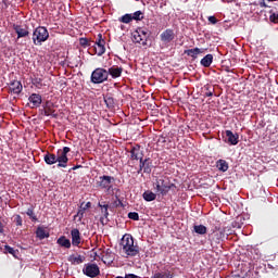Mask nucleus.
Masks as SVG:
<instances>
[{
	"label": "nucleus",
	"instance_id": "9b49d317",
	"mask_svg": "<svg viewBox=\"0 0 278 278\" xmlns=\"http://www.w3.org/2000/svg\"><path fill=\"white\" fill-rule=\"evenodd\" d=\"M13 29L17 35V40L21 38H27V36H29V28L27 26L13 24Z\"/></svg>",
	"mask_w": 278,
	"mask_h": 278
},
{
	"label": "nucleus",
	"instance_id": "79ce46f5",
	"mask_svg": "<svg viewBox=\"0 0 278 278\" xmlns=\"http://www.w3.org/2000/svg\"><path fill=\"white\" fill-rule=\"evenodd\" d=\"M14 220H15L17 227L23 226V217H21V215H16Z\"/></svg>",
	"mask_w": 278,
	"mask_h": 278
},
{
	"label": "nucleus",
	"instance_id": "6e6552de",
	"mask_svg": "<svg viewBox=\"0 0 278 278\" xmlns=\"http://www.w3.org/2000/svg\"><path fill=\"white\" fill-rule=\"evenodd\" d=\"M83 273L84 275H86V277L94 278L101 275V269L99 268V265L94 263H88V264H85L83 268Z\"/></svg>",
	"mask_w": 278,
	"mask_h": 278
},
{
	"label": "nucleus",
	"instance_id": "20e7f679",
	"mask_svg": "<svg viewBox=\"0 0 278 278\" xmlns=\"http://www.w3.org/2000/svg\"><path fill=\"white\" fill-rule=\"evenodd\" d=\"M116 181V178L114 176H108L103 175L100 176L96 182L97 188L100 190H104L106 194H114V182Z\"/></svg>",
	"mask_w": 278,
	"mask_h": 278
},
{
	"label": "nucleus",
	"instance_id": "58836bf2",
	"mask_svg": "<svg viewBox=\"0 0 278 278\" xmlns=\"http://www.w3.org/2000/svg\"><path fill=\"white\" fill-rule=\"evenodd\" d=\"M4 251H5V253H10V255H15L16 254V250H14V248H12L10 245H5Z\"/></svg>",
	"mask_w": 278,
	"mask_h": 278
},
{
	"label": "nucleus",
	"instance_id": "4be33fe9",
	"mask_svg": "<svg viewBox=\"0 0 278 278\" xmlns=\"http://www.w3.org/2000/svg\"><path fill=\"white\" fill-rule=\"evenodd\" d=\"M85 260H86V256L75 255V254H72L68 257V262H71V264H84Z\"/></svg>",
	"mask_w": 278,
	"mask_h": 278
},
{
	"label": "nucleus",
	"instance_id": "7ed1b4c3",
	"mask_svg": "<svg viewBox=\"0 0 278 278\" xmlns=\"http://www.w3.org/2000/svg\"><path fill=\"white\" fill-rule=\"evenodd\" d=\"M121 247L128 257H136L140 253L138 244H134V237L129 233L123 236Z\"/></svg>",
	"mask_w": 278,
	"mask_h": 278
},
{
	"label": "nucleus",
	"instance_id": "473e14b6",
	"mask_svg": "<svg viewBox=\"0 0 278 278\" xmlns=\"http://www.w3.org/2000/svg\"><path fill=\"white\" fill-rule=\"evenodd\" d=\"M269 21L270 23H278V13L274 10L269 11Z\"/></svg>",
	"mask_w": 278,
	"mask_h": 278
},
{
	"label": "nucleus",
	"instance_id": "c85d7f7f",
	"mask_svg": "<svg viewBox=\"0 0 278 278\" xmlns=\"http://www.w3.org/2000/svg\"><path fill=\"white\" fill-rule=\"evenodd\" d=\"M194 231L200 236H205V233H207V227L203 225H198V226H194Z\"/></svg>",
	"mask_w": 278,
	"mask_h": 278
},
{
	"label": "nucleus",
	"instance_id": "ddd939ff",
	"mask_svg": "<svg viewBox=\"0 0 278 278\" xmlns=\"http://www.w3.org/2000/svg\"><path fill=\"white\" fill-rule=\"evenodd\" d=\"M130 160H142V157H144V153L142 152V150L140 149V144H135L131 147L130 151Z\"/></svg>",
	"mask_w": 278,
	"mask_h": 278
},
{
	"label": "nucleus",
	"instance_id": "1a4fd4ad",
	"mask_svg": "<svg viewBox=\"0 0 278 278\" xmlns=\"http://www.w3.org/2000/svg\"><path fill=\"white\" fill-rule=\"evenodd\" d=\"M94 48L93 51L96 53V55H103L105 53V39H103V35L102 34H98V37L94 41Z\"/></svg>",
	"mask_w": 278,
	"mask_h": 278
},
{
	"label": "nucleus",
	"instance_id": "4c0bfd02",
	"mask_svg": "<svg viewBox=\"0 0 278 278\" xmlns=\"http://www.w3.org/2000/svg\"><path fill=\"white\" fill-rule=\"evenodd\" d=\"M27 216H29L31 218L33 223H37L38 217H36V214H34V210H28Z\"/></svg>",
	"mask_w": 278,
	"mask_h": 278
},
{
	"label": "nucleus",
	"instance_id": "2eb2a0df",
	"mask_svg": "<svg viewBox=\"0 0 278 278\" xmlns=\"http://www.w3.org/2000/svg\"><path fill=\"white\" fill-rule=\"evenodd\" d=\"M9 88L13 94H21V92H23V84H21V80L11 81Z\"/></svg>",
	"mask_w": 278,
	"mask_h": 278
},
{
	"label": "nucleus",
	"instance_id": "7c9ffc66",
	"mask_svg": "<svg viewBox=\"0 0 278 278\" xmlns=\"http://www.w3.org/2000/svg\"><path fill=\"white\" fill-rule=\"evenodd\" d=\"M151 166H153V163H151V159H146V165L143 167V173L147 175H151Z\"/></svg>",
	"mask_w": 278,
	"mask_h": 278
},
{
	"label": "nucleus",
	"instance_id": "f704fd0d",
	"mask_svg": "<svg viewBox=\"0 0 278 278\" xmlns=\"http://www.w3.org/2000/svg\"><path fill=\"white\" fill-rule=\"evenodd\" d=\"M139 170L138 174L142 173V170L144 169V166L147 165V159L144 160V157H141V160H139Z\"/></svg>",
	"mask_w": 278,
	"mask_h": 278
},
{
	"label": "nucleus",
	"instance_id": "b1692460",
	"mask_svg": "<svg viewBox=\"0 0 278 278\" xmlns=\"http://www.w3.org/2000/svg\"><path fill=\"white\" fill-rule=\"evenodd\" d=\"M56 242L60 247H64V249H71V240L64 236L60 237Z\"/></svg>",
	"mask_w": 278,
	"mask_h": 278
},
{
	"label": "nucleus",
	"instance_id": "cd10ccee",
	"mask_svg": "<svg viewBox=\"0 0 278 278\" xmlns=\"http://www.w3.org/2000/svg\"><path fill=\"white\" fill-rule=\"evenodd\" d=\"M102 216H100L99 220L101 225H108L110 223V219H108V216H110V213H108V210L101 211Z\"/></svg>",
	"mask_w": 278,
	"mask_h": 278
},
{
	"label": "nucleus",
	"instance_id": "4468645a",
	"mask_svg": "<svg viewBox=\"0 0 278 278\" xmlns=\"http://www.w3.org/2000/svg\"><path fill=\"white\" fill-rule=\"evenodd\" d=\"M71 236H72L73 247H79V244H81V233L79 232V229L77 228L72 229Z\"/></svg>",
	"mask_w": 278,
	"mask_h": 278
},
{
	"label": "nucleus",
	"instance_id": "dca6fc26",
	"mask_svg": "<svg viewBox=\"0 0 278 278\" xmlns=\"http://www.w3.org/2000/svg\"><path fill=\"white\" fill-rule=\"evenodd\" d=\"M205 51L201 48H193L185 50V55H188L189 58H192V60H197L201 53H204Z\"/></svg>",
	"mask_w": 278,
	"mask_h": 278
},
{
	"label": "nucleus",
	"instance_id": "e433bc0d",
	"mask_svg": "<svg viewBox=\"0 0 278 278\" xmlns=\"http://www.w3.org/2000/svg\"><path fill=\"white\" fill-rule=\"evenodd\" d=\"M128 218H130V220H140V215H138L137 212H130L128 213Z\"/></svg>",
	"mask_w": 278,
	"mask_h": 278
},
{
	"label": "nucleus",
	"instance_id": "09e8293b",
	"mask_svg": "<svg viewBox=\"0 0 278 278\" xmlns=\"http://www.w3.org/2000/svg\"><path fill=\"white\" fill-rule=\"evenodd\" d=\"M102 207H104V210H108L110 207V204H104Z\"/></svg>",
	"mask_w": 278,
	"mask_h": 278
},
{
	"label": "nucleus",
	"instance_id": "8fccbe9b",
	"mask_svg": "<svg viewBox=\"0 0 278 278\" xmlns=\"http://www.w3.org/2000/svg\"><path fill=\"white\" fill-rule=\"evenodd\" d=\"M236 218H238V219L242 218V216H240V211H239L238 215L236 216Z\"/></svg>",
	"mask_w": 278,
	"mask_h": 278
},
{
	"label": "nucleus",
	"instance_id": "864d4df0",
	"mask_svg": "<svg viewBox=\"0 0 278 278\" xmlns=\"http://www.w3.org/2000/svg\"><path fill=\"white\" fill-rule=\"evenodd\" d=\"M266 1H268V3L273 2V0H266Z\"/></svg>",
	"mask_w": 278,
	"mask_h": 278
},
{
	"label": "nucleus",
	"instance_id": "39448f33",
	"mask_svg": "<svg viewBox=\"0 0 278 278\" xmlns=\"http://www.w3.org/2000/svg\"><path fill=\"white\" fill-rule=\"evenodd\" d=\"M49 40V30L45 26H39L33 31V42L36 47Z\"/></svg>",
	"mask_w": 278,
	"mask_h": 278
},
{
	"label": "nucleus",
	"instance_id": "49530a36",
	"mask_svg": "<svg viewBox=\"0 0 278 278\" xmlns=\"http://www.w3.org/2000/svg\"><path fill=\"white\" fill-rule=\"evenodd\" d=\"M258 5H260V8H270V5H268V4L266 3V0H261V1L258 2Z\"/></svg>",
	"mask_w": 278,
	"mask_h": 278
},
{
	"label": "nucleus",
	"instance_id": "5701e85b",
	"mask_svg": "<svg viewBox=\"0 0 278 278\" xmlns=\"http://www.w3.org/2000/svg\"><path fill=\"white\" fill-rule=\"evenodd\" d=\"M36 236L39 238V240H45V238H49V231L42 227H38L36 230Z\"/></svg>",
	"mask_w": 278,
	"mask_h": 278
},
{
	"label": "nucleus",
	"instance_id": "393cba45",
	"mask_svg": "<svg viewBox=\"0 0 278 278\" xmlns=\"http://www.w3.org/2000/svg\"><path fill=\"white\" fill-rule=\"evenodd\" d=\"M42 78L38 77V76H34L31 78V84L33 86H35V88H38L40 90V88H42L45 86V84L42 83Z\"/></svg>",
	"mask_w": 278,
	"mask_h": 278
},
{
	"label": "nucleus",
	"instance_id": "f257e3e1",
	"mask_svg": "<svg viewBox=\"0 0 278 278\" xmlns=\"http://www.w3.org/2000/svg\"><path fill=\"white\" fill-rule=\"evenodd\" d=\"M68 153H71V148L64 147L63 149H59L56 154L51 152H47L43 155V161L48 166H53V164H58V168H66L68 165Z\"/></svg>",
	"mask_w": 278,
	"mask_h": 278
},
{
	"label": "nucleus",
	"instance_id": "a19ab883",
	"mask_svg": "<svg viewBox=\"0 0 278 278\" xmlns=\"http://www.w3.org/2000/svg\"><path fill=\"white\" fill-rule=\"evenodd\" d=\"M90 207H92V203L91 202H87V203L83 202L80 204V210H90Z\"/></svg>",
	"mask_w": 278,
	"mask_h": 278
},
{
	"label": "nucleus",
	"instance_id": "3c124183",
	"mask_svg": "<svg viewBox=\"0 0 278 278\" xmlns=\"http://www.w3.org/2000/svg\"><path fill=\"white\" fill-rule=\"evenodd\" d=\"M77 168H79V166H74L72 169L77 170Z\"/></svg>",
	"mask_w": 278,
	"mask_h": 278
},
{
	"label": "nucleus",
	"instance_id": "f03ea898",
	"mask_svg": "<svg viewBox=\"0 0 278 278\" xmlns=\"http://www.w3.org/2000/svg\"><path fill=\"white\" fill-rule=\"evenodd\" d=\"M154 188L159 194H162V197H166L168 192H173V194H177L178 188L175 186V184L170 182V180L166 177H161L156 179L154 184Z\"/></svg>",
	"mask_w": 278,
	"mask_h": 278
},
{
	"label": "nucleus",
	"instance_id": "0eeeda50",
	"mask_svg": "<svg viewBox=\"0 0 278 278\" xmlns=\"http://www.w3.org/2000/svg\"><path fill=\"white\" fill-rule=\"evenodd\" d=\"M109 73L103 67H98L91 73V84H103L108 81Z\"/></svg>",
	"mask_w": 278,
	"mask_h": 278
},
{
	"label": "nucleus",
	"instance_id": "2f4dec72",
	"mask_svg": "<svg viewBox=\"0 0 278 278\" xmlns=\"http://www.w3.org/2000/svg\"><path fill=\"white\" fill-rule=\"evenodd\" d=\"M131 16L132 21H142V18H144V13H142V11H136Z\"/></svg>",
	"mask_w": 278,
	"mask_h": 278
},
{
	"label": "nucleus",
	"instance_id": "a211bd4d",
	"mask_svg": "<svg viewBox=\"0 0 278 278\" xmlns=\"http://www.w3.org/2000/svg\"><path fill=\"white\" fill-rule=\"evenodd\" d=\"M226 137L229 144L236 146L238 144V140L240 136L238 134H233L231 130H226Z\"/></svg>",
	"mask_w": 278,
	"mask_h": 278
},
{
	"label": "nucleus",
	"instance_id": "72a5a7b5",
	"mask_svg": "<svg viewBox=\"0 0 278 278\" xmlns=\"http://www.w3.org/2000/svg\"><path fill=\"white\" fill-rule=\"evenodd\" d=\"M151 278H173L170 276V273L164 274V273H155Z\"/></svg>",
	"mask_w": 278,
	"mask_h": 278
},
{
	"label": "nucleus",
	"instance_id": "9d476101",
	"mask_svg": "<svg viewBox=\"0 0 278 278\" xmlns=\"http://www.w3.org/2000/svg\"><path fill=\"white\" fill-rule=\"evenodd\" d=\"M160 38L164 45H170V42L175 40V30H173L172 28H167L163 33H161Z\"/></svg>",
	"mask_w": 278,
	"mask_h": 278
},
{
	"label": "nucleus",
	"instance_id": "6ab92c4d",
	"mask_svg": "<svg viewBox=\"0 0 278 278\" xmlns=\"http://www.w3.org/2000/svg\"><path fill=\"white\" fill-rule=\"evenodd\" d=\"M216 168L220 172V173H227L229 170V163H227V161L219 159L216 162Z\"/></svg>",
	"mask_w": 278,
	"mask_h": 278
},
{
	"label": "nucleus",
	"instance_id": "ea45409f",
	"mask_svg": "<svg viewBox=\"0 0 278 278\" xmlns=\"http://www.w3.org/2000/svg\"><path fill=\"white\" fill-rule=\"evenodd\" d=\"M53 112H55V111L53 109H51V106H47L43 111V115L51 116V115H53Z\"/></svg>",
	"mask_w": 278,
	"mask_h": 278
},
{
	"label": "nucleus",
	"instance_id": "c756f323",
	"mask_svg": "<svg viewBox=\"0 0 278 278\" xmlns=\"http://www.w3.org/2000/svg\"><path fill=\"white\" fill-rule=\"evenodd\" d=\"M119 23H125L126 25L131 23L132 20V15L127 13L125 15H123L122 17L118 18Z\"/></svg>",
	"mask_w": 278,
	"mask_h": 278
},
{
	"label": "nucleus",
	"instance_id": "bb28decb",
	"mask_svg": "<svg viewBox=\"0 0 278 278\" xmlns=\"http://www.w3.org/2000/svg\"><path fill=\"white\" fill-rule=\"evenodd\" d=\"M204 97H214V87L212 85H205L203 87Z\"/></svg>",
	"mask_w": 278,
	"mask_h": 278
},
{
	"label": "nucleus",
	"instance_id": "aec40b11",
	"mask_svg": "<svg viewBox=\"0 0 278 278\" xmlns=\"http://www.w3.org/2000/svg\"><path fill=\"white\" fill-rule=\"evenodd\" d=\"M212 62H214V55L213 54H206L201 61V66H204V68H210L212 66Z\"/></svg>",
	"mask_w": 278,
	"mask_h": 278
},
{
	"label": "nucleus",
	"instance_id": "de8ad7c7",
	"mask_svg": "<svg viewBox=\"0 0 278 278\" xmlns=\"http://www.w3.org/2000/svg\"><path fill=\"white\" fill-rule=\"evenodd\" d=\"M125 278H138V276H136L134 274H126Z\"/></svg>",
	"mask_w": 278,
	"mask_h": 278
},
{
	"label": "nucleus",
	"instance_id": "603ef678",
	"mask_svg": "<svg viewBox=\"0 0 278 278\" xmlns=\"http://www.w3.org/2000/svg\"><path fill=\"white\" fill-rule=\"evenodd\" d=\"M78 214H81V215H84V211H78Z\"/></svg>",
	"mask_w": 278,
	"mask_h": 278
},
{
	"label": "nucleus",
	"instance_id": "37998d69",
	"mask_svg": "<svg viewBox=\"0 0 278 278\" xmlns=\"http://www.w3.org/2000/svg\"><path fill=\"white\" fill-rule=\"evenodd\" d=\"M112 207H123V202L118 198H116Z\"/></svg>",
	"mask_w": 278,
	"mask_h": 278
},
{
	"label": "nucleus",
	"instance_id": "c9c22d12",
	"mask_svg": "<svg viewBox=\"0 0 278 278\" xmlns=\"http://www.w3.org/2000/svg\"><path fill=\"white\" fill-rule=\"evenodd\" d=\"M79 45L83 46L84 49H86V47H90V40H88V38H80Z\"/></svg>",
	"mask_w": 278,
	"mask_h": 278
},
{
	"label": "nucleus",
	"instance_id": "a878e982",
	"mask_svg": "<svg viewBox=\"0 0 278 278\" xmlns=\"http://www.w3.org/2000/svg\"><path fill=\"white\" fill-rule=\"evenodd\" d=\"M143 199L144 201H155L157 195L153 191L147 190L143 192Z\"/></svg>",
	"mask_w": 278,
	"mask_h": 278
},
{
	"label": "nucleus",
	"instance_id": "423d86ee",
	"mask_svg": "<svg viewBox=\"0 0 278 278\" xmlns=\"http://www.w3.org/2000/svg\"><path fill=\"white\" fill-rule=\"evenodd\" d=\"M148 40H149V29L139 27L135 31H132V42H135V45L147 47Z\"/></svg>",
	"mask_w": 278,
	"mask_h": 278
},
{
	"label": "nucleus",
	"instance_id": "412c9836",
	"mask_svg": "<svg viewBox=\"0 0 278 278\" xmlns=\"http://www.w3.org/2000/svg\"><path fill=\"white\" fill-rule=\"evenodd\" d=\"M104 102H105L106 108H109V110H114V108H116V100L110 93H108L104 97Z\"/></svg>",
	"mask_w": 278,
	"mask_h": 278
},
{
	"label": "nucleus",
	"instance_id": "f8f14e48",
	"mask_svg": "<svg viewBox=\"0 0 278 278\" xmlns=\"http://www.w3.org/2000/svg\"><path fill=\"white\" fill-rule=\"evenodd\" d=\"M28 101L30 103L31 110H34L36 108H40V105H42V96H40V93H31L28 97Z\"/></svg>",
	"mask_w": 278,
	"mask_h": 278
},
{
	"label": "nucleus",
	"instance_id": "f3484780",
	"mask_svg": "<svg viewBox=\"0 0 278 278\" xmlns=\"http://www.w3.org/2000/svg\"><path fill=\"white\" fill-rule=\"evenodd\" d=\"M106 72L109 73V75H111V77L113 79H118V77H121V75H123V67H118L116 65H113Z\"/></svg>",
	"mask_w": 278,
	"mask_h": 278
},
{
	"label": "nucleus",
	"instance_id": "c03bdc74",
	"mask_svg": "<svg viewBox=\"0 0 278 278\" xmlns=\"http://www.w3.org/2000/svg\"><path fill=\"white\" fill-rule=\"evenodd\" d=\"M208 23H211V25H216V23H218V20L216 18V16L211 15L208 16Z\"/></svg>",
	"mask_w": 278,
	"mask_h": 278
},
{
	"label": "nucleus",
	"instance_id": "a18cd8bd",
	"mask_svg": "<svg viewBox=\"0 0 278 278\" xmlns=\"http://www.w3.org/2000/svg\"><path fill=\"white\" fill-rule=\"evenodd\" d=\"M157 144H166V137H164V135L159 137Z\"/></svg>",
	"mask_w": 278,
	"mask_h": 278
}]
</instances>
